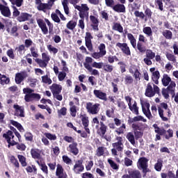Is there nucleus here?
I'll use <instances>...</instances> for the list:
<instances>
[{
	"instance_id": "bf43d9fd",
	"label": "nucleus",
	"mask_w": 178,
	"mask_h": 178,
	"mask_svg": "<svg viewBox=\"0 0 178 178\" xmlns=\"http://www.w3.org/2000/svg\"><path fill=\"white\" fill-rule=\"evenodd\" d=\"M134 79L130 74L126 75L124 77L125 84H133Z\"/></svg>"
},
{
	"instance_id": "dca6fc26",
	"label": "nucleus",
	"mask_w": 178,
	"mask_h": 178,
	"mask_svg": "<svg viewBox=\"0 0 178 178\" xmlns=\"http://www.w3.org/2000/svg\"><path fill=\"white\" fill-rule=\"evenodd\" d=\"M0 12L4 17H9L12 16V13L10 12V8L8 6H3V4L0 3Z\"/></svg>"
},
{
	"instance_id": "a211bd4d",
	"label": "nucleus",
	"mask_w": 178,
	"mask_h": 178,
	"mask_svg": "<svg viewBox=\"0 0 178 178\" xmlns=\"http://www.w3.org/2000/svg\"><path fill=\"white\" fill-rule=\"evenodd\" d=\"M93 94L96 98L101 99L102 101H108V97H106V92H102L101 90H94Z\"/></svg>"
},
{
	"instance_id": "f03ea898",
	"label": "nucleus",
	"mask_w": 178,
	"mask_h": 178,
	"mask_svg": "<svg viewBox=\"0 0 178 178\" xmlns=\"http://www.w3.org/2000/svg\"><path fill=\"white\" fill-rule=\"evenodd\" d=\"M148 159L146 157H140L138 160L137 166L143 173V177L147 176V173L151 172V170L148 168Z\"/></svg>"
},
{
	"instance_id": "f257e3e1",
	"label": "nucleus",
	"mask_w": 178,
	"mask_h": 178,
	"mask_svg": "<svg viewBox=\"0 0 178 178\" xmlns=\"http://www.w3.org/2000/svg\"><path fill=\"white\" fill-rule=\"evenodd\" d=\"M3 138L7 141L8 148H10V147H15V145H16V148L17 149H19V151H26V149L27 148L26 145L15 142L13 131L8 130L6 134H3Z\"/></svg>"
},
{
	"instance_id": "a19ab883",
	"label": "nucleus",
	"mask_w": 178,
	"mask_h": 178,
	"mask_svg": "<svg viewBox=\"0 0 178 178\" xmlns=\"http://www.w3.org/2000/svg\"><path fill=\"white\" fill-rule=\"evenodd\" d=\"M17 158L19 159V162L21 163L22 166L23 168H26V166H27V162L26 156L21 155V154H18L17 155Z\"/></svg>"
},
{
	"instance_id": "4be33fe9",
	"label": "nucleus",
	"mask_w": 178,
	"mask_h": 178,
	"mask_svg": "<svg viewBox=\"0 0 178 178\" xmlns=\"http://www.w3.org/2000/svg\"><path fill=\"white\" fill-rule=\"evenodd\" d=\"M31 17H33V15L27 13H21L19 16L17 17V20L19 23H22L23 22H28V20H30Z\"/></svg>"
},
{
	"instance_id": "2eb2a0df",
	"label": "nucleus",
	"mask_w": 178,
	"mask_h": 178,
	"mask_svg": "<svg viewBox=\"0 0 178 178\" xmlns=\"http://www.w3.org/2000/svg\"><path fill=\"white\" fill-rule=\"evenodd\" d=\"M56 176L57 178H67V174L65 172L63 167L60 164L57 165Z\"/></svg>"
},
{
	"instance_id": "0e129e2a",
	"label": "nucleus",
	"mask_w": 178,
	"mask_h": 178,
	"mask_svg": "<svg viewBox=\"0 0 178 178\" xmlns=\"http://www.w3.org/2000/svg\"><path fill=\"white\" fill-rule=\"evenodd\" d=\"M158 111H159V115L161 118V120H163V122H168V120H169V118H168L167 117H164L163 110L161 108V107H159Z\"/></svg>"
},
{
	"instance_id": "680f3d73",
	"label": "nucleus",
	"mask_w": 178,
	"mask_h": 178,
	"mask_svg": "<svg viewBox=\"0 0 178 178\" xmlns=\"http://www.w3.org/2000/svg\"><path fill=\"white\" fill-rule=\"evenodd\" d=\"M163 136L165 140H170L173 137V129H169Z\"/></svg>"
},
{
	"instance_id": "9d476101",
	"label": "nucleus",
	"mask_w": 178,
	"mask_h": 178,
	"mask_svg": "<svg viewBox=\"0 0 178 178\" xmlns=\"http://www.w3.org/2000/svg\"><path fill=\"white\" fill-rule=\"evenodd\" d=\"M115 140L117 142L112 143L113 148L117 149L119 152L123 151L124 145H123V138L121 136H116Z\"/></svg>"
},
{
	"instance_id": "c85d7f7f",
	"label": "nucleus",
	"mask_w": 178,
	"mask_h": 178,
	"mask_svg": "<svg viewBox=\"0 0 178 178\" xmlns=\"http://www.w3.org/2000/svg\"><path fill=\"white\" fill-rule=\"evenodd\" d=\"M172 78L168 75V74H164L163 78L161 79V83L164 87H168L169 83L172 82Z\"/></svg>"
},
{
	"instance_id": "a18cd8bd",
	"label": "nucleus",
	"mask_w": 178,
	"mask_h": 178,
	"mask_svg": "<svg viewBox=\"0 0 178 178\" xmlns=\"http://www.w3.org/2000/svg\"><path fill=\"white\" fill-rule=\"evenodd\" d=\"M52 8V4H47L45 3H42L38 6V10H45V9H51Z\"/></svg>"
},
{
	"instance_id": "c9c22d12",
	"label": "nucleus",
	"mask_w": 178,
	"mask_h": 178,
	"mask_svg": "<svg viewBox=\"0 0 178 178\" xmlns=\"http://www.w3.org/2000/svg\"><path fill=\"white\" fill-rule=\"evenodd\" d=\"M112 30L118 31V33H123V26H122V24L119 22H113Z\"/></svg>"
},
{
	"instance_id": "39448f33",
	"label": "nucleus",
	"mask_w": 178,
	"mask_h": 178,
	"mask_svg": "<svg viewBox=\"0 0 178 178\" xmlns=\"http://www.w3.org/2000/svg\"><path fill=\"white\" fill-rule=\"evenodd\" d=\"M99 106H101V104L99 103H95V104L92 102H87L86 103V111L88 113H90V115H98V113L99 112Z\"/></svg>"
},
{
	"instance_id": "603ef678",
	"label": "nucleus",
	"mask_w": 178,
	"mask_h": 178,
	"mask_svg": "<svg viewBox=\"0 0 178 178\" xmlns=\"http://www.w3.org/2000/svg\"><path fill=\"white\" fill-rule=\"evenodd\" d=\"M10 161L11 163H13V165H14V166L17 168V169H19V168H20V164L19 163V161H17V159H16L15 156H11L10 158Z\"/></svg>"
},
{
	"instance_id": "7ed1b4c3",
	"label": "nucleus",
	"mask_w": 178,
	"mask_h": 178,
	"mask_svg": "<svg viewBox=\"0 0 178 178\" xmlns=\"http://www.w3.org/2000/svg\"><path fill=\"white\" fill-rule=\"evenodd\" d=\"M155 94L161 96V89L158 86L153 83V88L152 85L150 83H147V88L145 89V95L148 97L149 98H152V97H155Z\"/></svg>"
},
{
	"instance_id": "e433bc0d",
	"label": "nucleus",
	"mask_w": 178,
	"mask_h": 178,
	"mask_svg": "<svg viewBox=\"0 0 178 178\" xmlns=\"http://www.w3.org/2000/svg\"><path fill=\"white\" fill-rule=\"evenodd\" d=\"M131 112H132V113H134L135 115H138V106H137V102H134V104L131 105V104L130 105L128 106Z\"/></svg>"
},
{
	"instance_id": "5fc2aeb1",
	"label": "nucleus",
	"mask_w": 178,
	"mask_h": 178,
	"mask_svg": "<svg viewBox=\"0 0 178 178\" xmlns=\"http://www.w3.org/2000/svg\"><path fill=\"white\" fill-rule=\"evenodd\" d=\"M143 32L147 37H152V29L149 26H146L143 28Z\"/></svg>"
},
{
	"instance_id": "c03bdc74",
	"label": "nucleus",
	"mask_w": 178,
	"mask_h": 178,
	"mask_svg": "<svg viewBox=\"0 0 178 178\" xmlns=\"http://www.w3.org/2000/svg\"><path fill=\"white\" fill-rule=\"evenodd\" d=\"M98 49L99 51V53H100L102 56H105L106 55V46H105V44L101 43L98 47Z\"/></svg>"
},
{
	"instance_id": "0eeeda50",
	"label": "nucleus",
	"mask_w": 178,
	"mask_h": 178,
	"mask_svg": "<svg viewBox=\"0 0 178 178\" xmlns=\"http://www.w3.org/2000/svg\"><path fill=\"white\" fill-rule=\"evenodd\" d=\"M129 72L131 74H133V77H134L136 83H138L141 80V72H140V70H138V68L136 65H131L129 68Z\"/></svg>"
},
{
	"instance_id": "72a5a7b5",
	"label": "nucleus",
	"mask_w": 178,
	"mask_h": 178,
	"mask_svg": "<svg viewBox=\"0 0 178 178\" xmlns=\"http://www.w3.org/2000/svg\"><path fill=\"white\" fill-rule=\"evenodd\" d=\"M76 26H77V18L75 19V21L70 20L69 22L67 23L66 27L68 30H74L76 29Z\"/></svg>"
},
{
	"instance_id": "e2e57ef3",
	"label": "nucleus",
	"mask_w": 178,
	"mask_h": 178,
	"mask_svg": "<svg viewBox=\"0 0 178 178\" xmlns=\"http://www.w3.org/2000/svg\"><path fill=\"white\" fill-rule=\"evenodd\" d=\"M165 56L168 60L173 62V63H176V56H175L173 54L167 53Z\"/></svg>"
},
{
	"instance_id": "1a4fd4ad",
	"label": "nucleus",
	"mask_w": 178,
	"mask_h": 178,
	"mask_svg": "<svg viewBox=\"0 0 178 178\" xmlns=\"http://www.w3.org/2000/svg\"><path fill=\"white\" fill-rule=\"evenodd\" d=\"M94 37L91 35V33L90 32H86V36H85V44L86 48H88V51L90 52H92L94 51V48L92 47V42L91 40H92Z\"/></svg>"
},
{
	"instance_id": "69168bd1",
	"label": "nucleus",
	"mask_w": 178,
	"mask_h": 178,
	"mask_svg": "<svg viewBox=\"0 0 178 178\" xmlns=\"http://www.w3.org/2000/svg\"><path fill=\"white\" fill-rule=\"evenodd\" d=\"M81 117H82L81 122L83 127H88V124H89L88 117L86 115H81Z\"/></svg>"
},
{
	"instance_id": "423d86ee",
	"label": "nucleus",
	"mask_w": 178,
	"mask_h": 178,
	"mask_svg": "<svg viewBox=\"0 0 178 178\" xmlns=\"http://www.w3.org/2000/svg\"><path fill=\"white\" fill-rule=\"evenodd\" d=\"M145 54L146 58L143 59V62L145 65H147V66H151V65H152V59L155 58V52L152 49H147Z\"/></svg>"
},
{
	"instance_id": "79ce46f5",
	"label": "nucleus",
	"mask_w": 178,
	"mask_h": 178,
	"mask_svg": "<svg viewBox=\"0 0 178 178\" xmlns=\"http://www.w3.org/2000/svg\"><path fill=\"white\" fill-rule=\"evenodd\" d=\"M35 62H36V63H38V65H39L40 67H42V69H44V67H47V66H48V63L46 61H44L42 59H40V58H36L35 60Z\"/></svg>"
},
{
	"instance_id": "5701e85b",
	"label": "nucleus",
	"mask_w": 178,
	"mask_h": 178,
	"mask_svg": "<svg viewBox=\"0 0 178 178\" xmlns=\"http://www.w3.org/2000/svg\"><path fill=\"white\" fill-rule=\"evenodd\" d=\"M50 90L53 95H58V94L62 92V86L58 83H53L52 86H50Z\"/></svg>"
},
{
	"instance_id": "09e8293b",
	"label": "nucleus",
	"mask_w": 178,
	"mask_h": 178,
	"mask_svg": "<svg viewBox=\"0 0 178 178\" xmlns=\"http://www.w3.org/2000/svg\"><path fill=\"white\" fill-rule=\"evenodd\" d=\"M137 49L139 51L140 54H145L147 51V48L145 46L143 45V43L138 42L137 43Z\"/></svg>"
},
{
	"instance_id": "c756f323",
	"label": "nucleus",
	"mask_w": 178,
	"mask_h": 178,
	"mask_svg": "<svg viewBox=\"0 0 178 178\" xmlns=\"http://www.w3.org/2000/svg\"><path fill=\"white\" fill-rule=\"evenodd\" d=\"M161 78V73L158 70H156L152 74V80L154 84H159V79Z\"/></svg>"
},
{
	"instance_id": "ea45409f",
	"label": "nucleus",
	"mask_w": 178,
	"mask_h": 178,
	"mask_svg": "<svg viewBox=\"0 0 178 178\" xmlns=\"http://www.w3.org/2000/svg\"><path fill=\"white\" fill-rule=\"evenodd\" d=\"M105 149H106V147H104V146H100L99 147H97V150H96V156H104V154H105Z\"/></svg>"
},
{
	"instance_id": "49530a36",
	"label": "nucleus",
	"mask_w": 178,
	"mask_h": 178,
	"mask_svg": "<svg viewBox=\"0 0 178 178\" xmlns=\"http://www.w3.org/2000/svg\"><path fill=\"white\" fill-rule=\"evenodd\" d=\"M103 70L107 73H112L113 72V65L108 63L103 64Z\"/></svg>"
},
{
	"instance_id": "2f4dec72",
	"label": "nucleus",
	"mask_w": 178,
	"mask_h": 178,
	"mask_svg": "<svg viewBox=\"0 0 178 178\" xmlns=\"http://www.w3.org/2000/svg\"><path fill=\"white\" fill-rule=\"evenodd\" d=\"M153 127L154 129H155L154 131L157 134H159L160 136H163L166 134V130L164 128H160L159 127H158V124H154Z\"/></svg>"
},
{
	"instance_id": "774afa93",
	"label": "nucleus",
	"mask_w": 178,
	"mask_h": 178,
	"mask_svg": "<svg viewBox=\"0 0 178 178\" xmlns=\"http://www.w3.org/2000/svg\"><path fill=\"white\" fill-rule=\"evenodd\" d=\"M24 137L26 141H30L31 143V141H33V138L34 136H33V134H31V132H26L24 134Z\"/></svg>"
},
{
	"instance_id": "20e7f679",
	"label": "nucleus",
	"mask_w": 178,
	"mask_h": 178,
	"mask_svg": "<svg viewBox=\"0 0 178 178\" xmlns=\"http://www.w3.org/2000/svg\"><path fill=\"white\" fill-rule=\"evenodd\" d=\"M75 9H77L79 12L80 18H86V20H88L90 8L87 4H81V6H76Z\"/></svg>"
},
{
	"instance_id": "3c124183",
	"label": "nucleus",
	"mask_w": 178,
	"mask_h": 178,
	"mask_svg": "<svg viewBox=\"0 0 178 178\" xmlns=\"http://www.w3.org/2000/svg\"><path fill=\"white\" fill-rule=\"evenodd\" d=\"M124 130H126V124H122L115 131V133H117L118 136H120V134H124Z\"/></svg>"
},
{
	"instance_id": "f3484780",
	"label": "nucleus",
	"mask_w": 178,
	"mask_h": 178,
	"mask_svg": "<svg viewBox=\"0 0 178 178\" xmlns=\"http://www.w3.org/2000/svg\"><path fill=\"white\" fill-rule=\"evenodd\" d=\"M78 145H79L76 143V142H73L72 144H70L69 146L67 147V151H68V152H70L73 155H79V147H77Z\"/></svg>"
},
{
	"instance_id": "ddd939ff",
	"label": "nucleus",
	"mask_w": 178,
	"mask_h": 178,
	"mask_svg": "<svg viewBox=\"0 0 178 178\" xmlns=\"http://www.w3.org/2000/svg\"><path fill=\"white\" fill-rule=\"evenodd\" d=\"M13 108L15 109V116H17V118H24V107L19 106V104H14Z\"/></svg>"
},
{
	"instance_id": "f8f14e48",
	"label": "nucleus",
	"mask_w": 178,
	"mask_h": 178,
	"mask_svg": "<svg viewBox=\"0 0 178 178\" xmlns=\"http://www.w3.org/2000/svg\"><path fill=\"white\" fill-rule=\"evenodd\" d=\"M116 47L117 48H120L122 52L124 53V55H127V56H130V55H131L130 47H129V45H127V43L117 42Z\"/></svg>"
},
{
	"instance_id": "cd10ccee",
	"label": "nucleus",
	"mask_w": 178,
	"mask_h": 178,
	"mask_svg": "<svg viewBox=\"0 0 178 178\" xmlns=\"http://www.w3.org/2000/svg\"><path fill=\"white\" fill-rule=\"evenodd\" d=\"M85 69H86L92 76H99V72L97 70H92V67L88 63H83Z\"/></svg>"
},
{
	"instance_id": "37998d69",
	"label": "nucleus",
	"mask_w": 178,
	"mask_h": 178,
	"mask_svg": "<svg viewBox=\"0 0 178 178\" xmlns=\"http://www.w3.org/2000/svg\"><path fill=\"white\" fill-rule=\"evenodd\" d=\"M163 161L161 159L157 160V163L154 164V169L156 172H161L162 170V166H163Z\"/></svg>"
},
{
	"instance_id": "b1692460",
	"label": "nucleus",
	"mask_w": 178,
	"mask_h": 178,
	"mask_svg": "<svg viewBox=\"0 0 178 178\" xmlns=\"http://www.w3.org/2000/svg\"><path fill=\"white\" fill-rule=\"evenodd\" d=\"M100 127L97 129V133L100 137H104L106 134L108 126L104 124V122H100Z\"/></svg>"
},
{
	"instance_id": "58836bf2",
	"label": "nucleus",
	"mask_w": 178,
	"mask_h": 178,
	"mask_svg": "<svg viewBox=\"0 0 178 178\" xmlns=\"http://www.w3.org/2000/svg\"><path fill=\"white\" fill-rule=\"evenodd\" d=\"M148 19H152V10L149 8L145 10V22H147Z\"/></svg>"
},
{
	"instance_id": "6ab92c4d",
	"label": "nucleus",
	"mask_w": 178,
	"mask_h": 178,
	"mask_svg": "<svg viewBox=\"0 0 178 178\" xmlns=\"http://www.w3.org/2000/svg\"><path fill=\"white\" fill-rule=\"evenodd\" d=\"M27 77V73L25 72H17L15 74V81L16 84H22V82L24 81V79Z\"/></svg>"
},
{
	"instance_id": "8fccbe9b",
	"label": "nucleus",
	"mask_w": 178,
	"mask_h": 178,
	"mask_svg": "<svg viewBox=\"0 0 178 178\" xmlns=\"http://www.w3.org/2000/svg\"><path fill=\"white\" fill-rule=\"evenodd\" d=\"M10 82V79L6 76V75H1L0 76V84H2V86H5V84H9Z\"/></svg>"
},
{
	"instance_id": "4d7b16f0",
	"label": "nucleus",
	"mask_w": 178,
	"mask_h": 178,
	"mask_svg": "<svg viewBox=\"0 0 178 178\" xmlns=\"http://www.w3.org/2000/svg\"><path fill=\"white\" fill-rule=\"evenodd\" d=\"M134 134L135 136V140H140L144 136V131H134Z\"/></svg>"
},
{
	"instance_id": "052dcab7",
	"label": "nucleus",
	"mask_w": 178,
	"mask_h": 178,
	"mask_svg": "<svg viewBox=\"0 0 178 178\" xmlns=\"http://www.w3.org/2000/svg\"><path fill=\"white\" fill-rule=\"evenodd\" d=\"M27 80L28 83H30V87L34 88L35 86H37V81H38L37 79L29 77Z\"/></svg>"
},
{
	"instance_id": "864d4df0",
	"label": "nucleus",
	"mask_w": 178,
	"mask_h": 178,
	"mask_svg": "<svg viewBox=\"0 0 178 178\" xmlns=\"http://www.w3.org/2000/svg\"><path fill=\"white\" fill-rule=\"evenodd\" d=\"M42 79V83H44V84H52V79L48 76V75H44L41 77Z\"/></svg>"
},
{
	"instance_id": "4c0bfd02",
	"label": "nucleus",
	"mask_w": 178,
	"mask_h": 178,
	"mask_svg": "<svg viewBox=\"0 0 178 178\" xmlns=\"http://www.w3.org/2000/svg\"><path fill=\"white\" fill-rule=\"evenodd\" d=\"M162 35H163L165 40H172V38H173V33L170 30H165L163 31Z\"/></svg>"
},
{
	"instance_id": "a878e982",
	"label": "nucleus",
	"mask_w": 178,
	"mask_h": 178,
	"mask_svg": "<svg viewBox=\"0 0 178 178\" xmlns=\"http://www.w3.org/2000/svg\"><path fill=\"white\" fill-rule=\"evenodd\" d=\"M113 10L117 12V13H126V6L123 3H117L113 7Z\"/></svg>"
},
{
	"instance_id": "de8ad7c7",
	"label": "nucleus",
	"mask_w": 178,
	"mask_h": 178,
	"mask_svg": "<svg viewBox=\"0 0 178 178\" xmlns=\"http://www.w3.org/2000/svg\"><path fill=\"white\" fill-rule=\"evenodd\" d=\"M15 51H17L19 55H24L26 52V46H24V44H20L15 48Z\"/></svg>"
},
{
	"instance_id": "412c9836",
	"label": "nucleus",
	"mask_w": 178,
	"mask_h": 178,
	"mask_svg": "<svg viewBox=\"0 0 178 178\" xmlns=\"http://www.w3.org/2000/svg\"><path fill=\"white\" fill-rule=\"evenodd\" d=\"M37 23L38 24V26L40 29L42 30V33L44 35H47L48 34V27L47 26V24L45 22H44V19H37Z\"/></svg>"
},
{
	"instance_id": "393cba45",
	"label": "nucleus",
	"mask_w": 178,
	"mask_h": 178,
	"mask_svg": "<svg viewBox=\"0 0 178 178\" xmlns=\"http://www.w3.org/2000/svg\"><path fill=\"white\" fill-rule=\"evenodd\" d=\"M167 91L172 95V98L176 95V82L172 81L167 86Z\"/></svg>"
},
{
	"instance_id": "f704fd0d",
	"label": "nucleus",
	"mask_w": 178,
	"mask_h": 178,
	"mask_svg": "<svg viewBox=\"0 0 178 178\" xmlns=\"http://www.w3.org/2000/svg\"><path fill=\"white\" fill-rule=\"evenodd\" d=\"M132 129L134 131H144V124H132Z\"/></svg>"
},
{
	"instance_id": "6e6d98bb",
	"label": "nucleus",
	"mask_w": 178,
	"mask_h": 178,
	"mask_svg": "<svg viewBox=\"0 0 178 178\" xmlns=\"http://www.w3.org/2000/svg\"><path fill=\"white\" fill-rule=\"evenodd\" d=\"M47 49L49 53L53 54V55H55L57 52H59V50L56 47L52 46V44L47 45Z\"/></svg>"
},
{
	"instance_id": "13d9d810",
	"label": "nucleus",
	"mask_w": 178,
	"mask_h": 178,
	"mask_svg": "<svg viewBox=\"0 0 178 178\" xmlns=\"http://www.w3.org/2000/svg\"><path fill=\"white\" fill-rule=\"evenodd\" d=\"M108 163H109L111 168H112V169H113L114 170H119V165H118V164L116 163H115V161H113V160L108 159Z\"/></svg>"
},
{
	"instance_id": "9b49d317",
	"label": "nucleus",
	"mask_w": 178,
	"mask_h": 178,
	"mask_svg": "<svg viewBox=\"0 0 178 178\" xmlns=\"http://www.w3.org/2000/svg\"><path fill=\"white\" fill-rule=\"evenodd\" d=\"M149 106H151L149 102H145L143 104H142V111L146 118L151 120V119H152V114L151 113V110H149Z\"/></svg>"
},
{
	"instance_id": "aec40b11",
	"label": "nucleus",
	"mask_w": 178,
	"mask_h": 178,
	"mask_svg": "<svg viewBox=\"0 0 178 178\" xmlns=\"http://www.w3.org/2000/svg\"><path fill=\"white\" fill-rule=\"evenodd\" d=\"M122 178H141V172L138 170H134L129 172V175H124Z\"/></svg>"
},
{
	"instance_id": "7c9ffc66",
	"label": "nucleus",
	"mask_w": 178,
	"mask_h": 178,
	"mask_svg": "<svg viewBox=\"0 0 178 178\" xmlns=\"http://www.w3.org/2000/svg\"><path fill=\"white\" fill-rule=\"evenodd\" d=\"M127 38L129 41H130L131 45L133 47V48H137V40H136L134 35H133L131 33H127Z\"/></svg>"
},
{
	"instance_id": "6e6552de",
	"label": "nucleus",
	"mask_w": 178,
	"mask_h": 178,
	"mask_svg": "<svg viewBox=\"0 0 178 178\" xmlns=\"http://www.w3.org/2000/svg\"><path fill=\"white\" fill-rule=\"evenodd\" d=\"M84 161L83 159L77 160L75 161V164L72 168V170L76 175L81 173V172H84V165H83Z\"/></svg>"
},
{
	"instance_id": "bb28decb",
	"label": "nucleus",
	"mask_w": 178,
	"mask_h": 178,
	"mask_svg": "<svg viewBox=\"0 0 178 178\" xmlns=\"http://www.w3.org/2000/svg\"><path fill=\"white\" fill-rule=\"evenodd\" d=\"M31 155L33 159H41V150L33 148L31 149Z\"/></svg>"
},
{
	"instance_id": "338daca9",
	"label": "nucleus",
	"mask_w": 178,
	"mask_h": 178,
	"mask_svg": "<svg viewBox=\"0 0 178 178\" xmlns=\"http://www.w3.org/2000/svg\"><path fill=\"white\" fill-rule=\"evenodd\" d=\"M105 3L107 8H111V9H113L115 6V0H105Z\"/></svg>"
},
{
	"instance_id": "473e14b6",
	"label": "nucleus",
	"mask_w": 178,
	"mask_h": 178,
	"mask_svg": "<svg viewBox=\"0 0 178 178\" xmlns=\"http://www.w3.org/2000/svg\"><path fill=\"white\" fill-rule=\"evenodd\" d=\"M126 138L132 145H136V136L133 132H128Z\"/></svg>"
},
{
	"instance_id": "4468645a",
	"label": "nucleus",
	"mask_w": 178,
	"mask_h": 178,
	"mask_svg": "<svg viewBox=\"0 0 178 178\" xmlns=\"http://www.w3.org/2000/svg\"><path fill=\"white\" fill-rule=\"evenodd\" d=\"M90 20L91 22L90 27H92L94 31H99V19L94 15H90Z\"/></svg>"
}]
</instances>
